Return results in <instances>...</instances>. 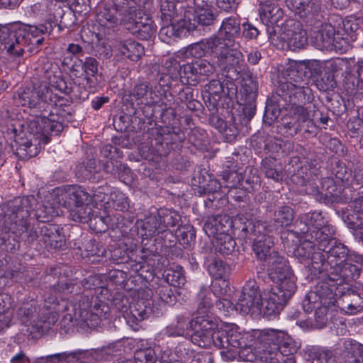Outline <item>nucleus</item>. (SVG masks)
Returning a JSON list of instances; mask_svg holds the SVG:
<instances>
[{"label": "nucleus", "instance_id": "obj_1", "mask_svg": "<svg viewBox=\"0 0 363 363\" xmlns=\"http://www.w3.org/2000/svg\"><path fill=\"white\" fill-rule=\"evenodd\" d=\"M270 278L275 284L262 293L259 292L255 281L247 282L235 305L236 311L253 317L262 314L269 319L279 314L296 291V278L284 264L279 267L273 266Z\"/></svg>", "mask_w": 363, "mask_h": 363}, {"label": "nucleus", "instance_id": "obj_2", "mask_svg": "<svg viewBox=\"0 0 363 363\" xmlns=\"http://www.w3.org/2000/svg\"><path fill=\"white\" fill-rule=\"evenodd\" d=\"M191 327L195 330V333L192 335V342L201 347L213 345L218 348H238L250 344L254 339H257L260 346L257 336L266 330L264 329L252 333L243 332L237 325L232 323L223 324L216 330L215 323L208 316V318L194 320L191 323Z\"/></svg>", "mask_w": 363, "mask_h": 363}, {"label": "nucleus", "instance_id": "obj_3", "mask_svg": "<svg viewBox=\"0 0 363 363\" xmlns=\"http://www.w3.org/2000/svg\"><path fill=\"white\" fill-rule=\"evenodd\" d=\"M62 191L55 190L52 194H48L45 196V201L40 203L37 201L34 196L18 197L8 203L10 213L5 216L4 225L5 232L11 231L13 233L23 230L26 228V218H28L31 211H35V216L38 220L45 223L55 216L59 215L58 208L60 202L55 196Z\"/></svg>", "mask_w": 363, "mask_h": 363}, {"label": "nucleus", "instance_id": "obj_4", "mask_svg": "<svg viewBox=\"0 0 363 363\" xmlns=\"http://www.w3.org/2000/svg\"><path fill=\"white\" fill-rule=\"evenodd\" d=\"M52 23L39 26L13 25L0 28V50L9 57L16 58L23 55L26 48L32 52L40 45L43 35L52 32Z\"/></svg>", "mask_w": 363, "mask_h": 363}, {"label": "nucleus", "instance_id": "obj_5", "mask_svg": "<svg viewBox=\"0 0 363 363\" xmlns=\"http://www.w3.org/2000/svg\"><path fill=\"white\" fill-rule=\"evenodd\" d=\"M257 337L261 343L258 354L265 363H281L284 356L294 354L300 348L299 342L285 330L267 329Z\"/></svg>", "mask_w": 363, "mask_h": 363}, {"label": "nucleus", "instance_id": "obj_6", "mask_svg": "<svg viewBox=\"0 0 363 363\" xmlns=\"http://www.w3.org/2000/svg\"><path fill=\"white\" fill-rule=\"evenodd\" d=\"M310 27L309 38L312 45L319 50L345 52L348 40L330 23L323 22L320 13L313 14L306 22Z\"/></svg>", "mask_w": 363, "mask_h": 363}, {"label": "nucleus", "instance_id": "obj_7", "mask_svg": "<svg viewBox=\"0 0 363 363\" xmlns=\"http://www.w3.org/2000/svg\"><path fill=\"white\" fill-rule=\"evenodd\" d=\"M99 23L106 28H111L123 23L132 33H136L142 40H148L155 36L157 26L154 21L143 11L133 9L128 11L123 18L118 19L108 12L98 15Z\"/></svg>", "mask_w": 363, "mask_h": 363}, {"label": "nucleus", "instance_id": "obj_8", "mask_svg": "<svg viewBox=\"0 0 363 363\" xmlns=\"http://www.w3.org/2000/svg\"><path fill=\"white\" fill-rule=\"evenodd\" d=\"M67 316L70 320L82 321L89 328H94L101 321L108 318L110 308L105 303L94 300L90 301L86 296H81L76 303H65Z\"/></svg>", "mask_w": 363, "mask_h": 363}, {"label": "nucleus", "instance_id": "obj_9", "mask_svg": "<svg viewBox=\"0 0 363 363\" xmlns=\"http://www.w3.org/2000/svg\"><path fill=\"white\" fill-rule=\"evenodd\" d=\"M252 234L254 238L253 250L257 257L269 264V276L270 277V270L273 266L279 267L282 264L288 268L289 272L294 276L290 267L288 265L286 259L280 257L277 252L270 253L271 247L273 245L272 238L267 235L268 230L264 223L257 221L252 225L251 228Z\"/></svg>", "mask_w": 363, "mask_h": 363}, {"label": "nucleus", "instance_id": "obj_10", "mask_svg": "<svg viewBox=\"0 0 363 363\" xmlns=\"http://www.w3.org/2000/svg\"><path fill=\"white\" fill-rule=\"evenodd\" d=\"M273 43L281 50H296L303 48L307 43L306 32L301 28L299 22L288 20L278 30L274 29V34L271 37Z\"/></svg>", "mask_w": 363, "mask_h": 363}, {"label": "nucleus", "instance_id": "obj_11", "mask_svg": "<svg viewBox=\"0 0 363 363\" xmlns=\"http://www.w3.org/2000/svg\"><path fill=\"white\" fill-rule=\"evenodd\" d=\"M214 1L220 9L226 11L233 9L235 4V0H194L193 19L188 16L189 21H186L188 31L194 30L196 23L210 26L213 23L216 19V15L212 10Z\"/></svg>", "mask_w": 363, "mask_h": 363}, {"label": "nucleus", "instance_id": "obj_12", "mask_svg": "<svg viewBox=\"0 0 363 363\" xmlns=\"http://www.w3.org/2000/svg\"><path fill=\"white\" fill-rule=\"evenodd\" d=\"M199 298L201 299L199 307L198 313L201 315L193 318L191 321H188L184 317H179L176 322L172 323L165 328L163 330L164 335L167 337H179L184 336L189 333V330L195 333V330L191 327V323L198 318H208V315L206 313L213 306V301L211 297V293L206 289H201L199 294Z\"/></svg>", "mask_w": 363, "mask_h": 363}, {"label": "nucleus", "instance_id": "obj_13", "mask_svg": "<svg viewBox=\"0 0 363 363\" xmlns=\"http://www.w3.org/2000/svg\"><path fill=\"white\" fill-rule=\"evenodd\" d=\"M231 43L215 38V64L221 69L233 70L240 73L245 70V65L242 54L237 49L230 48Z\"/></svg>", "mask_w": 363, "mask_h": 363}, {"label": "nucleus", "instance_id": "obj_14", "mask_svg": "<svg viewBox=\"0 0 363 363\" xmlns=\"http://www.w3.org/2000/svg\"><path fill=\"white\" fill-rule=\"evenodd\" d=\"M293 255L305 265L312 276H316L325 269V257L318 249L317 242H303L294 249Z\"/></svg>", "mask_w": 363, "mask_h": 363}, {"label": "nucleus", "instance_id": "obj_15", "mask_svg": "<svg viewBox=\"0 0 363 363\" xmlns=\"http://www.w3.org/2000/svg\"><path fill=\"white\" fill-rule=\"evenodd\" d=\"M301 221L307 227V233H310L312 238L318 242L320 250L327 249L326 243H329L330 238L334 234L333 227L326 224L322 213L318 211L307 213L301 216Z\"/></svg>", "mask_w": 363, "mask_h": 363}, {"label": "nucleus", "instance_id": "obj_16", "mask_svg": "<svg viewBox=\"0 0 363 363\" xmlns=\"http://www.w3.org/2000/svg\"><path fill=\"white\" fill-rule=\"evenodd\" d=\"M52 88L57 89L52 85L48 87L45 84L41 85L40 89H23L18 91L16 103L23 106L30 108H37L40 111H46L47 108L53 101L55 95Z\"/></svg>", "mask_w": 363, "mask_h": 363}, {"label": "nucleus", "instance_id": "obj_17", "mask_svg": "<svg viewBox=\"0 0 363 363\" xmlns=\"http://www.w3.org/2000/svg\"><path fill=\"white\" fill-rule=\"evenodd\" d=\"M333 236V235L330 238L329 243H326L327 249L322 251L329 254L328 256V262L331 264H334L340 276L343 279H347L350 277L348 268H350V271H352V269H356L357 267L354 265L349 266L347 263H345L349 256L348 249L342 243L337 242Z\"/></svg>", "mask_w": 363, "mask_h": 363}, {"label": "nucleus", "instance_id": "obj_18", "mask_svg": "<svg viewBox=\"0 0 363 363\" xmlns=\"http://www.w3.org/2000/svg\"><path fill=\"white\" fill-rule=\"evenodd\" d=\"M216 65L206 60H198L180 67L179 75L183 84L195 86L201 76H208L215 71Z\"/></svg>", "mask_w": 363, "mask_h": 363}, {"label": "nucleus", "instance_id": "obj_19", "mask_svg": "<svg viewBox=\"0 0 363 363\" xmlns=\"http://www.w3.org/2000/svg\"><path fill=\"white\" fill-rule=\"evenodd\" d=\"M259 4V17L262 22L267 27H272L278 30L281 27L279 22L282 19L283 11L278 5L279 0H257Z\"/></svg>", "mask_w": 363, "mask_h": 363}, {"label": "nucleus", "instance_id": "obj_20", "mask_svg": "<svg viewBox=\"0 0 363 363\" xmlns=\"http://www.w3.org/2000/svg\"><path fill=\"white\" fill-rule=\"evenodd\" d=\"M352 211L345 215L344 222L352 230V234L359 241H363V197L352 201Z\"/></svg>", "mask_w": 363, "mask_h": 363}, {"label": "nucleus", "instance_id": "obj_21", "mask_svg": "<svg viewBox=\"0 0 363 363\" xmlns=\"http://www.w3.org/2000/svg\"><path fill=\"white\" fill-rule=\"evenodd\" d=\"M68 194L77 205L76 209L73 210L71 213L73 220L85 222L89 218L90 211L86 212L87 207L84 208V204L91 200L90 195L81 187L76 186L69 187Z\"/></svg>", "mask_w": 363, "mask_h": 363}, {"label": "nucleus", "instance_id": "obj_22", "mask_svg": "<svg viewBox=\"0 0 363 363\" xmlns=\"http://www.w3.org/2000/svg\"><path fill=\"white\" fill-rule=\"evenodd\" d=\"M62 124L53 118H48L45 115L36 116L30 119L28 123V131L32 134H49L59 133L62 130Z\"/></svg>", "mask_w": 363, "mask_h": 363}, {"label": "nucleus", "instance_id": "obj_23", "mask_svg": "<svg viewBox=\"0 0 363 363\" xmlns=\"http://www.w3.org/2000/svg\"><path fill=\"white\" fill-rule=\"evenodd\" d=\"M214 50L215 38H211L181 49L177 52V56L183 60L189 57L200 58L208 52L214 54Z\"/></svg>", "mask_w": 363, "mask_h": 363}, {"label": "nucleus", "instance_id": "obj_24", "mask_svg": "<svg viewBox=\"0 0 363 363\" xmlns=\"http://www.w3.org/2000/svg\"><path fill=\"white\" fill-rule=\"evenodd\" d=\"M311 0H286V6L294 12L296 14L300 16L301 18H306V22L310 19V17L315 16L320 12L321 6L318 1L311 3Z\"/></svg>", "mask_w": 363, "mask_h": 363}, {"label": "nucleus", "instance_id": "obj_25", "mask_svg": "<svg viewBox=\"0 0 363 363\" xmlns=\"http://www.w3.org/2000/svg\"><path fill=\"white\" fill-rule=\"evenodd\" d=\"M174 16H175V14ZM174 17V16H172V18H164L162 14V19H165L166 21L169 19L171 21V23L163 26L159 33L160 40L165 43L169 44L174 38H181L186 35V33L189 32L186 29V20L184 18L176 24L174 22H172Z\"/></svg>", "mask_w": 363, "mask_h": 363}, {"label": "nucleus", "instance_id": "obj_26", "mask_svg": "<svg viewBox=\"0 0 363 363\" xmlns=\"http://www.w3.org/2000/svg\"><path fill=\"white\" fill-rule=\"evenodd\" d=\"M232 228V221L226 215L216 216L206 223L204 230L208 236H218L228 234Z\"/></svg>", "mask_w": 363, "mask_h": 363}, {"label": "nucleus", "instance_id": "obj_27", "mask_svg": "<svg viewBox=\"0 0 363 363\" xmlns=\"http://www.w3.org/2000/svg\"><path fill=\"white\" fill-rule=\"evenodd\" d=\"M157 350L158 348L153 347L148 340H140L134 354L135 363H155L157 359Z\"/></svg>", "mask_w": 363, "mask_h": 363}, {"label": "nucleus", "instance_id": "obj_28", "mask_svg": "<svg viewBox=\"0 0 363 363\" xmlns=\"http://www.w3.org/2000/svg\"><path fill=\"white\" fill-rule=\"evenodd\" d=\"M363 24V16L361 14L351 15L345 17L338 24V29L342 30V33L340 34L345 37L349 41L348 37L351 40H354L357 32L359 30Z\"/></svg>", "mask_w": 363, "mask_h": 363}, {"label": "nucleus", "instance_id": "obj_29", "mask_svg": "<svg viewBox=\"0 0 363 363\" xmlns=\"http://www.w3.org/2000/svg\"><path fill=\"white\" fill-rule=\"evenodd\" d=\"M240 33V21L235 17H229L223 21L218 36L215 38H219L221 41L231 43L233 39L238 37Z\"/></svg>", "mask_w": 363, "mask_h": 363}, {"label": "nucleus", "instance_id": "obj_30", "mask_svg": "<svg viewBox=\"0 0 363 363\" xmlns=\"http://www.w3.org/2000/svg\"><path fill=\"white\" fill-rule=\"evenodd\" d=\"M117 49L122 55L132 61H138L144 54L143 47L132 39L120 41Z\"/></svg>", "mask_w": 363, "mask_h": 363}, {"label": "nucleus", "instance_id": "obj_31", "mask_svg": "<svg viewBox=\"0 0 363 363\" xmlns=\"http://www.w3.org/2000/svg\"><path fill=\"white\" fill-rule=\"evenodd\" d=\"M10 298L0 296V332L9 328L12 323L13 310L9 302Z\"/></svg>", "mask_w": 363, "mask_h": 363}, {"label": "nucleus", "instance_id": "obj_32", "mask_svg": "<svg viewBox=\"0 0 363 363\" xmlns=\"http://www.w3.org/2000/svg\"><path fill=\"white\" fill-rule=\"evenodd\" d=\"M207 269L214 280L226 279L230 274V267L220 259L212 261Z\"/></svg>", "mask_w": 363, "mask_h": 363}, {"label": "nucleus", "instance_id": "obj_33", "mask_svg": "<svg viewBox=\"0 0 363 363\" xmlns=\"http://www.w3.org/2000/svg\"><path fill=\"white\" fill-rule=\"evenodd\" d=\"M215 246L217 251L224 255H230L235 249V241L229 234L214 236Z\"/></svg>", "mask_w": 363, "mask_h": 363}, {"label": "nucleus", "instance_id": "obj_34", "mask_svg": "<svg viewBox=\"0 0 363 363\" xmlns=\"http://www.w3.org/2000/svg\"><path fill=\"white\" fill-rule=\"evenodd\" d=\"M166 281L171 285L180 287L186 281L183 268L177 264H172L170 269L165 272Z\"/></svg>", "mask_w": 363, "mask_h": 363}, {"label": "nucleus", "instance_id": "obj_35", "mask_svg": "<svg viewBox=\"0 0 363 363\" xmlns=\"http://www.w3.org/2000/svg\"><path fill=\"white\" fill-rule=\"evenodd\" d=\"M343 348L345 352L355 358L357 363L363 360V345L351 339L343 340Z\"/></svg>", "mask_w": 363, "mask_h": 363}, {"label": "nucleus", "instance_id": "obj_36", "mask_svg": "<svg viewBox=\"0 0 363 363\" xmlns=\"http://www.w3.org/2000/svg\"><path fill=\"white\" fill-rule=\"evenodd\" d=\"M274 219L280 226H288L294 219V211L289 206H282L275 213Z\"/></svg>", "mask_w": 363, "mask_h": 363}, {"label": "nucleus", "instance_id": "obj_37", "mask_svg": "<svg viewBox=\"0 0 363 363\" xmlns=\"http://www.w3.org/2000/svg\"><path fill=\"white\" fill-rule=\"evenodd\" d=\"M71 359H74L72 354L62 352L46 357H37L33 361V363H64L65 362H69Z\"/></svg>", "mask_w": 363, "mask_h": 363}, {"label": "nucleus", "instance_id": "obj_38", "mask_svg": "<svg viewBox=\"0 0 363 363\" xmlns=\"http://www.w3.org/2000/svg\"><path fill=\"white\" fill-rule=\"evenodd\" d=\"M256 346L255 351H254L250 347V345H247L246 346L240 347V350L238 352L239 358L245 362H254L257 359H259L261 360L259 354L257 353V347H259V342L257 339H254Z\"/></svg>", "mask_w": 363, "mask_h": 363}, {"label": "nucleus", "instance_id": "obj_39", "mask_svg": "<svg viewBox=\"0 0 363 363\" xmlns=\"http://www.w3.org/2000/svg\"><path fill=\"white\" fill-rule=\"evenodd\" d=\"M211 291L217 299L228 296L229 283L226 279L213 280L211 284Z\"/></svg>", "mask_w": 363, "mask_h": 363}, {"label": "nucleus", "instance_id": "obj_40", "mask_svg": "<svg viewBox=\"0 0 363 363\" xmlns=\"http://www.w3.org/2000/svg\"><path fill=\"white\" fill-rule=\"evenodd\" d=\"M45 228L50 232L48 235L45 233V242L53 248L62 247L65 242L61 236L57 234L55 227L50 226L49 229H48L47 226H45Z\"/></svg>", "mask_w": 363, "mask_h": 363}, {"label": "nucleus", "instance_id": "obj_41", "mask_svg": "<svg viewBox=\"0 0 363 363\" xmlns=\"http://www.w3.org/2000/svg\"><path fill=\"white\" fill-rule=\"evenodd\" d=\"M216 306L224 315H231L236 312L235 306H233L228 296L218 299L216 301Z\"/></svg>", "mask_w": 363, "mask_h": 363}, {"label": "nucleus", "instance_id": "obj_42", "mask_svg": "<svg viewBox=\"0 0 363 363\" xmlns=\"http://www.w3.org/2000/svg\"><path fill=\"white\" fill-rule=\"evenodd\" d=\"M130 311L133 316L137 320L140 321L148 317L150 309L144 306L143 303L138 302L131 306Z\"/></svg>", "mask_w": 363, "mask_h": 363}, {"label": "nucleus", "instance_id": "obj_43", "mask_svg": "<svg viewBox=\"0 0 363 363\" xmlns=\"http://www.w3.org/2000/svg\"><path fill=\"white\" fill-rule=\"evenodd\" d=\"M111 199L115 203L114 207L117 208V209L123 211L128 206V199L121 192H111Z\"/></svg>", "mask_w": 363, "mask_h": 363}, {"label": "nucleus", "instance_id": "obj_44", "mask_svg": "<svg viewBox=\"0 0 363 363\" xmlns=\"http://www.w3.org/2000/svg\"><path fill=\"white\" fill-rule=\"evenodd\" d=\"M99 62L94 57H86L83 63V69L86 75L95 77L98 74Z\"/></svg>", "mask_w": 363, "mask_h": 363}, {"label": "nucleus", "instance_id": "obj_45", "mask_svg": "<svg viewBox=\"0 0 363 363\" xmlns=\"http://www.w3.org/2000/svg\"><path fill=\"white\" fill-rule=\"evenodd\" d=\"M69 3L76 12L86 14L91 10L90 0H69Z\"/></svg>", "mask_w": 363, "mask_h": 363}, {"label": "nucleus", "instance_id": "obj_46", "mask_svg": "<svg viewBox=\"0 0 363 363\" xmlns=\"http://www.w3.org/2000/svg\"><path fill=\"white\" fill-rule=\"evenodd\" d=\"M313 363H336L328 350H320L317 357L313 359Z\"/></svg>", "mask_w": 363, "mask_h": 363}, {"label": "nucleus", "instance_id": "obj_47", "mask_svg": "<svg viewBox=\"0 0 363 363\" xmlns=\"http://www.w3.org/2000/svg\"><path fill=\"white\" fill-rule=\"evenodd\" d=\"M147 94V86L145 84L136 86L133 92V95L136 99H145L146 103H149L150 101L146 97Z\"/></svg>", "mask_w": 363, "mask_h": 363}, {"label": "nucleus", "instance_id": "obj_48", "mask_svg": "<svg viewBox=\"0 0 363 363\" xmlns=\"http://www.w3.org/2000/svg\"><path fill=\"white\" fill-rule=\"evenodd\" d=\"M326 313L327 308L325 307H320L315 311V318L318 328H323L327 322Z\"/></svg>", "mask_w": 363, "mask_h": 363}, {"label": "nucleus", "instance_id": "obj_49", "mask_svg": "<svg viewBox=\"0 0 363 363\" xmlns=\"http://www.w3.org/2000/svg\"><path fill=\"white\" fill-rule=\"evenodd\" d=\"M349 62L344 58H336L331 62L332 69L335 72L338 70H347L348 69Z\"/></svg>", "mask_w": 363, "mask_h": 363}, {"label": "nucleus", "instance_id": "obj_50", "mask_svg": "<svg viewBox=\"0 0 363 363\" xmlns=\"http://www.w3.org/2000/svg\"><path fill=\"white\" fill-rule=\"evenodd\" d=\"M213 358L210 353H198L196 354L191 363H212Z\"/></svg>", "mask_w": 363, "mask_h": 363}, {"label": "nucleus", "instance_id": "obj_51", "mask_svg": "<svg viewBox=\"0 0 363 363\" xmlns=\"http://www.w3.org/2000/svg\"><path fill=\"white\" fill-rule=\"evenodd\" d=\"M243 28V35L247 38H255L259 35L257 28L251 24H244Z\"/></svg>", "mask_w": 363, "mask_h": 363}, {"label": "nucleus", "instance_id": "obj_52", "mask_svg": "<svg viewBox=\"0 0 363 363\" xmlns=\"http://www.w3.org/2000/svg\"><path fill=\"white\" fill-rule=\"evenodd\" d=\"M208 90L210 93L218 95L223 91L222 84L218 80L211 81L208 86Z\"/></svg>", "mask_w": 363, "mask_h": 363}, {"label": "nucleus", "instance_id": "obj_53", "mask_svg": "<svg viewBox=\"0 0 363 363\" xmlns=\"http://www.w3.org/2000/svg\"><path fill=\"white\" fill-rule=\"evenodd\" d=\"M108 190L107 187H99L97 191H95L93 196L94 197V201H104L108 203V201H106V193H105V190Z\"/></svg>", "mask_w": 363, "mask_h": 363}, {"label": "nucleus", "instance_id": "obj_54", "mask_svg": "<svg viewBox=\"0 0 363 363\" xmlns=\"http://www.w3.org/2000/svg\"><path fill=\"white\" fill-rule=\"evenodd\" d=\"M11 363H29L30 359L24 352H19L16 354L10 360Z\"/></svg>", "mask_w": 363, "mask_h": 363}, {"label": "nucleus", "instance_id": "obj_55", "mask_svg": "<svg viewBox=\"0 0 363 363\" xmlns=\"http://www.w3.org/2000/svg\"><path fill=\"white\" fill-rule=\"evenodd\" d=\"M265 174L267 177L271 178L277 182L282 179L281 172L272 168L267 169L265 172Z\"/></svg>", "mask_w": 363, "mask_h": 363}, {"label": "nucleus", "instance_id": "obj_56", "mask_svg": "<svg viewBox=\"0 0 363 363\" xmlns=\"http://www.w3.org/2000/svg\"><path fill=\"white\" fill-rule=\"evenodd\" d=\"M33 313V309L29 307H23V308H21L19 311L18 315H20L21 320L23 323L26 322V319H28L30 315Z\"/></svg>", "mask_w": 363, "mask_h": 363}, {"label": "nucleus", "instance_id": "obj_57", "mask_svg": "<svg viewBox=\"0 0 363 363\" xmlns=\"http://www.w3.org/2000/svg\"><path fill=\"white\" fill-rule=\"evenodd\" d=\"M247 58L250 63L256 65L259 61L261 55L258 51L252 50L248 54Z\"/></svg>", "mask_w": 363, "mask_h": 363}, {"label": "nucleus", "instance_id": "obj_58", "mask_svg": "<svg viewBox=\"0 0 363 363\" xmlns=\"http://www.w3.org/2000/svg\"><path fill=\"white\" fill-rule=\"evenodd\" d=\"M108 101L107 97L95 98L91 101L92 107L95 110H99Z\"/></svg>", "mask_w": 363, "mask_h": 363}, {"label": "nucleus", "instance_id": "obj_59", "mask_svg": "<svg viewBox=\"0 0 363 363\" xmlns=\"http://www.w3.org/2000/svg\"><path fill=\"white\" fill-rule=\"evenodd\" d=\"M332 4L337 9H342L349 6L351 0H330Z\"/></svg>", "mask_w": 363, "mask_h": 363}, {"label": "nucleus", "instance_id": "obj_60", "mask_svg": "<svg viewBox=\"0 0 363 363\" xmlns=\"http://www.w3.org/2000/svg\"><path fill=\"white\" fill-rule=\"evenodd\" d=\"M362 307L360 305L348 304L346 307V313L350 315H354L362 311Z\"/></svg>", "mask_w": 363, "mask_h": 363}, {"label": "nucleus", "instance_id": "obj_61", "mask_svg": "<svg viewBox=\"0 0 363 363\" xmlns=\"http://www.w3.org/2000/svg\"><path fill=\"white\" fill-rule=\"evenodd\" d=\"M21 0H0V6L3 8H13L20 3Z\"/></svg>", "mask_w": 363, "mask_h": 363}, {"label": "nucleus", "instance_id": "obj_62", "mask_svg": "<svg viewBox=\"0 0 363 363\" xmlns=\"http://www.w3.org/2000/svg\"><path fill=\"white\" fill-rule=\"evenodd\" d=\"M161 361L167 363H172V361L174 360V357H172V353L170 351V350H167L163 352V353L161 355Z\"/></svg>", "mask_w": 363, "mask_h": 363}, {"label": "nucleus", "instance_id": "obj_63", "mask_svg": "<svg viewBox=\"0 0 363 363\" xmlns=\"http://www.w3.org/2000/svg\"><path fill=\"white\" fill-rule=\"evenodd\" d=\"M67 51L75 55L82 52V48L77 44H70L67 48Z\"/></svg>", "mask_w": 363, "mask_h": 363}, {"label": "nucleus", "instance_id": "obj_64", "mask_svg": "<svg viewBox=\"0 0 363 363\" xmlns=\"http://www.w3.org/2000/svg\"><path fill=\"white\" fill-rule=\"evenodd\" d=\"M45 303L47 308L55 311L56 309L55 305L57 303V299L55 298H48V299L45 301Z\"/></svg>", "mask_w": 363, "mask_h": 363}]
</instances>
